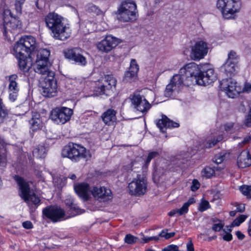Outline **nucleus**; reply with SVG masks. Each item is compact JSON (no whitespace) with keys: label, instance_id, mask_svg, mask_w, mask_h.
Returning <instances> with one entry per match:
<instances>
[{"label":"nucleus","instance_id":"f257e3e1","mask_svg":"<svg viewBox=\"0 0 251 251\" xmlns=\"http://www.w3.org/2000/svg\"><path fill=\"white\" fill-rule=\"evenodd\" d=\"M63 20L61 16L54 12L49 13L45 18L46 25L53 34V37L60 40H66L71 33L69 26Z\"/></svg>","mask_w":251,"mask_h":251},{"label":"nucleus","instance_id":"f03ea898","mask_svg":"<svg viewBox=\"0 0 251 251\" xmlns=\"http://www.w3.org/2000/svg\"><path fill=\"white\" fill-rule=\"evenodd\" d=\"M15 178L19 186L20 197L26 202L32 211H35V209L40 204V198L30 190L28 183L22 177L16 176Z\"/></svg>","mask_w":251,"mask_h":251},{"label":"nucleus","instance_id":"7ed1b4c3","mask_svg":"<svg viewBox=\"0 0 251 251\" xmlns=\"http://www.w3.org/2000/svg\"><path fill=\"white\" fill-rule=\"evenodd\" d=\"M62 157H66L74 162H77L81 160H87L91 157L89 151L82 146L70 143L62 149Z\"/></svg>","mask_w":251,"mask_h":251},{"label":"nucleus","instance_id":"20e7f679","mask_svg":"<svg viewBox=\"0 0 251 251\" xmlns=\"http://www.w3.org/2000/svg\"><path fill=\"white\" fill-rule=\"evenodd\" d=\"M43 76L40 81L41 93L46 97H53L57 92V81L54 78L55 73L48 71L44 74H40Z\"/></svg>","mask_w":251,"mask_h":251},{"label":"nucleus","instance_id":"39448f33","mask_svg":"<svg viewBox=\"0 0 251 251\" xmlns=\"http://www.w3.org/2000/svg\"><path fill=\"white\" fill-rule=\"evenodd\" d=\"M241 6L240 0H218L216 7L225 19L233 18Z\"/></svg>","mask_w":251,"mask_h":251},{"label":"nucleus","instance_id":"423d86ee","mask_svg":"<svg viewBox=\"0 0 251 251\" xmlns=\"http://www.w3.org/2000/svg\"><path fill=\"white\" fill-rule=\"evenodd\" d=\"M117 80L111 75L101 77L96 82L94 91L99 95L109 96L115 89Z\"/></svg>","mask_w":251,"mask_h":251},{"label":"nucleus","instance_id":"0eeeda50","mask_svg":"<svg viewBox=\"0 0 251 251\" xmlns=\"http://www.w3.org/2000/svg\"><path fill=\"white\" fill-rule=\"evenodd\" d=\"M190 57L195 61L203 59L208 51V44L204 40L199 39L191 43Z\"/></svg>","mask_w":251,"mask_h":251},{"label":"nucleus","instance_id":"6e6552de","mask_svg":"<svg viewBox=\"0 0 251 251\" xmlns=\"http://www.w3.org/2000/svg\"><path fill=\"white\" fill-rule=\"evenodd\" d=\"M119 11V19L123 22L134 21L137 18L136 4L134 1L126 0L123 2Z\"/></svg>","mask_w":251,"mask_h":251},{"label":"nucleus","instance_id":"1a4fd4ad","mask_svg":"<svg viewBox=\"0 0 251 251\" xmlns=\"http://www.w3.org/2000/svg\"><path fill=\"white\" fill-rule=\"evenodd\" d=\"M147 180L141 175H138L128 185L129 194L136 197L144 195L147 191Z\"/></svg>","mask_w":251,"mask_h":251},{"label":"nucleus","instance_id":"9d476101","mask_svg":"<svg viewBox=\"0 0 251 251\" xmlns=\"http://www.w3.org/2000/svg\"><path fill=\"white\" fill-rule=\"evenodd\" d=\"M50 55V51L47 49H43L39 50L34 66V70L36 73L44 74L48 71H50L49 69L50 64L49 62Z\"/></svg>","mask_w":251,"mask_h":251},{"label":"nucleus","instance_id":"9b49d317","mask_svg":"<svg viewBox=\"0 0 251 251\" xmlns=\"http://www.w3.org/2000/svg\"><path fill=\"white\" fill-rule=\"evenodd\" d=\"M73 114V109L67 107H56L53 109L50 118L57 124H64L71 119Z\"/></svg>","mask_w":251,"mask_h":251},{"label":"nucleus","instance_id":"f8f14e48","mask_svg":"<svg viewBox=\"0 0 251 251\" xmlns=\"http://www.w3.org/2000/svg\"><path fill=\"white\" fill-rule=\"evenodd\" d=\"M217 79V75L214 69L206 66L201 69L196 83L199 85L206 86L213 83Z\"/></svg>","mask_w":251,"mask_h":251},{"label":"nucleus","instance_id":"ddd939ff","mask_svg":"<svg viewBox=\"0 0 251 251\" xmlns=\"http://www.w3.org/2000/svg\"><path fill=\"white\" fill-rule=\"evenodd\" d=\"M220 86L221 89L230 98H234L242 91L237 82L232 78L223 79L220 82Z\"/></svg>","mask_w":251,"mask_h":251},{"label":"nucleus","instance_id":"4468645a","mask_svg":"<svg viewBox=\"0 0 251 251\" xmlns=\"http://www.w3.org/2000/svg\"><path fill=\"white\" fill-rule=\"evenodd\" d=\"M43 214L53 222H60L68 218L64 210L57 206H48L43 209Z\"/></svg>","mask_w":251,"mask_h":251},{"label":"nucleus","instance_id":"2eb2a0df","mask_svg":"<svg viewBox=\"0 0 251 251\" xmlns=\"http://www.w3.org/2000/svg\"><path fill=\"white\" fill-rule=\"evenodd\" d=\"M201 69L196 63L191 62L181 68L179 70V74L177 75H180L183 78L184 82L185 78L186 79L189 77H194L196 82Z\"/></svg>","mask_w":251,"mask_h":251},{"label":"nucleus","instance_id":"dca6fc26","mask_svg":"<svg viewBox=\"0 0 251 251\" xmlns=\"http://www.w3.org/2000/svg\"><path fill=\"white\" fill-rule=\"evenodd\" d=\"M132 104L136 111L146 113L151 108V104L144 96L138 94H134L131 99Z\"/></svg>","mask_w":251,"mask_h":251},{"label":"nucleus","instance_id":"f3484780","mask_svg":"<svg viewBox=\"0 0 251 251\" xmlns=\"http://www.w3.org/2000/svg\"><path fill=\"white\" fill-rule=\"evenodd\" d=\"M185 85L183 78L180 75H175L171 79L170 83L166 86L164 95L166 97H170L175 91H178L183 85Z\"/></svg>","mask_w":251,"mask_h":251},{"label":"nucleus","instance_id":"a211bd4d","mask_svg":"<svg viewBox=\"0 0 251 251\" xmlns=\"http://www.w3.org/2000/svg\"><path fill=\"white\" fill-rule=\"evenodd\" d=\"M8 77L9 81L8 98L11 101L14 102L17 100L20 91V87L17 82L18 77L17 75L13 74L8 76Z\"/></svg>","mask_w":251,"mask_h":251},{"label":"nucleus","instance_id":"6ab92c4d","mask_svg":"<svg viewBox=\"0 0 251 251\" xmlns=\"http://www.w3.org/2000/svg\"><path fill=\"white\" fill-rule=\"evenodd\" d=\"M118 44L117 39L111 35L105 37L104 39L97 44L99 50L103 52H108Z\"/></svg>","mask_w":251,"mask_h":251},{"label":"nucleus","instance_id":"aec40b11","mask_svg":"<svg viewBox=\"0 0 251 251\" xmlns=\"http://www.w3.org/2000/svg\"><path fill=\"white\" fill-rule=\"evenodd\" d=\"M91 194L100 201H105L112 198L111 190L103 187H93L91 190Z\"/></svg>","mask_w":251,"mask_h":251},{"label":"nucleus","instance_id":"412c9836","mask_svg":"<svg viewBox=\"0 0 251 251\" xmlns=\"http://www.w3.org/2000/svg\"><path fill=\"white\" fill-rule=\"evenodd\" d=\"M65 55L66 58L74 60L80 65L84 66L86 64L87 62L85 57L79 53V50L78 49L67 50L65 52Z\"/></svg>","mask_w":251,"mask_h":251},{"label":"nucleus","instance_id":"4be33fe9","mask_svg":"<svg viewBox=\"0 0 251 251\" xmlns=\"http://www.w3.org/2000/svg\"><path fill=\"white\" fill-rule=\"evenodd\" d=\"M74 189L82 199L88 200L91 194V190L90 186L86 183H81L74 186Z\"/></svg>","mask_w":251,"mask_h":251},{"label":"nucleus","instance_id":"5701e85b","mask_svg":"<svg viewBox=\"0 0 251 251\" xmlns=\"http://www.w3.org/2000/svg\"><path fill=\"white\" fill-rule=\"evenodd\" d=\"M157 126L162 132H165L167 128L178 127L179 124L170 120L166 116L163 115L162 118L156 123Z\"/></svg>","mask_w":251,"mask_h":251},{"label":"nucleus","instance_id":"b1692460","mask_svg":"<svg viewBox=\"0 0 251 251\" xmlns=\"http://www.w3.org/2000/svg\"><path fill=\"white\" fill-rule=\"evenodd\" d=\"M239 167L244 168L251 165V156L248 151H242L237 158Z\"/></svg>","mask_w":251,"mask_h":251},{"label":"nucleus","instance_id":"393cba45","mask_svg":"<svg viewBox=\"0 0 251 251\" xmlns=\"http://www.w3.org/2000/svg\"><path fill=\"white\" fill-rule=\"evenodd\" d=\"M25 48L26 46L23 41L22 38H21L16 42L13 47L14 55L18 57L23 56L24 55H28L29 56V54Z\"/></svg>","mask_w":251,"mask_h":251},{"label":"nucleus","instance_id":"a878e982","mask_svg":"<svg viewBox=\"0 0 251 251\" xmlns=\"http://www.w3.org/2000/svg\"><path fill=\"white\" fill-rule=\"evenodd\" d=\"M30 128L33 131H36L41 129L43 126V123L41 119L39 113H33L32 118L29 121Z\"/></svg>","mask_w":251,"mask_h":251},{"label":"nucleus","instance_id":"bb28decb","mask_svg":"<svg viewBox=\"0 0 251 251\" xmlns=\"http://www.w3.org/2000/svg\"><path fill=\"white\" fill-rule=\"evenodd\" d=\"M18 24L19 21L15 17H11V19L8 20L5 17L4 19L3 22L4 34L6 35V33L9 31H11L12 30L16 29Z\"/></svg>","mask_w":251,"mask_h":251},{"label":"nucleus","instance_id":"cd10ccee","mask_svg":"<svg viewBox=\"0 0 251 251\" xmlns=\"http://www.w3.org/2000/svg\"><path fill=\"white\" fill-rule=\"evenodd\" d=\"M117 112L112 109H108L101 115L103 122L108 125L112 124L116 120V114Z\"/></svg>","mask_w":251,"mask_h":251},{"label":"nucleus","instance_id":"c85d7f7f","mask_svg":"<svg viewBox=\"0 0 251 251\" xmlns=\"http://www.w3.org/2000/svg\"><path fill=\"white\" fill-rule=\"evenodd\" d=\"M21 38L26 46L25 49L30 54L35 50L36 45L35 38L30 35L24 36Z\"/></svg>","mask_w":251,"mask_h":251},{"label":"nucleus","instance_id":"c756f323","mask_svg":"<svg viewBox=\"0 0 251 251\" xmlns=\"http://www.w3.org/2000/svg\"><path fill=\"white\" fill-rule=\"evenodd\" d=\"M222 68L227 75H234L237 72L238 69L236 63L229 61H226L222 66Z\"/></svg>","mask_w":251,"mask_h":251},{"label":"nucleus","instance_id":"7c9ffc66","mask_svg":"<svg viewBox=\"0 0 251 251\" xmlns=\"http://www.w3.org/2000/svg\"><path fill=\"white\" fill-rule=\"evenodd\" d=\"M15 57L18 59V63L20 69L24 72L28 71L32 66L30 61H28L30 58H27V55Z\"/></svg>","mask_w":251,"mask_h":251},{"label":"nucleus","instance_id":"2f4dec72","mask_svg":"<svg viewBox=\"0 0 251 251\" xmlns=\"http://www.w3.org/2000/svg\"><path fill=\"white\" fill-rule=\"evenodd\" d=\"M9 111L7 109L0 98V124L3 123L8 117Z\"/></svg>","mask_w":251,"mask_h":251},{"label":"nucleus","instance_id":"473e14b6","mask_svg":"<svg viewBox=\"0 0 251 251\" xmlns=\"http://www.w3.org/2000/svg\"><path fill=\"white\" fill-rule=\"evenodd\" d=\"M47 149L44 145H39L33 151V155L37 158L45 157Z\"/></svg>","mask_w":251,"mask_h":251},{"label":"nucleus","instance_id":"72a5a7b5","mask_svg":"<svg viewBox=\"0 0 251 251\" xmlns=\"http://www.w3.org/2000/svg\"><path fill=\"white\" fill-rule=\"evenodd\" d=\"M188 211V207L187 204H184L183 206L179 209H174L168 213L170 216H174L176 215L181 216L187 213Z\"/></svg>","mask_w":251,"mask_h":251},{"label":"nucleus","instance_id":"f704fd0d","mask_svg":"<svg viewBox=\"0 0 251 251\" xmlns=\"http://www.w3.org/2000/svg\"><path fill=\"white\" fill-rule=\"evenodd\" d=\"M66 204L69 205L70 207V210L72 211L71 215L70 216L67 217L68 218L70 217L75 216L77 214H81L84 212V210L80 209L78 206L74 204L72 202H71L70 204H69L67 200L66 201Z\"/></svg>","mask_w":251,"mask_h":251},{"label":"nucleus","instance_id":"c9c22d12","mask_svg":"<svg viewBox=\"0 0 251 251\" xmlns=\"http://www.w3.org/2000/svg\"><path fill=\"white\" fill-rule=\"evenodd\" d=\"M86 10L89 13H92L99 15L101 13L98 7L92 3H89L86 6Z\"/></svg>","mask_w":251,"mask_h":251},{"label":"nucleus","instance_id":"e433bc0d","mask_svg":"<svg viewBox=\"0 0 251 251\" xmlns=\"http://www.w3.org/2000/svg\"><path fill=\"white\" fill-rule=\"evenodd\" d=\"M222 137L219 136L216 139L214 138L213 139H208L206 141V142L204 144V147L206 148H210L213 146H215L217 142L222 140Z\"/></svg>","mask_w":251,"mask_h":251},{"label":"nucleus","instance_id":"4c0bfd02","mask_svg":"<svg viewBox=\"0 0 251 251\" xmlns=\"http://www.w3.org/2000/svg\"><path fill=\"white\" fill-rule=\"evenodd\" d=\"M137 77V74L135 73H132L130 71H127L126 72L124 80L126 82H131L134 81Z\"/></svg>","mask_w":251,"mask_h":251},{"label":"nucleus","instance_id":"58836bf2","mask_svg":"<svg viewBox=\"0 0 251 251\" xmlns=\"http://www.w3.org/2000/svg\"><path fill=\"white\" fill-rule=\"evenodd\" d=\"M159 155V152L158 151H151L150 152L148 155V157L143 167L144 168H147L151 159L157 157Z\"/></svg>","mask_w":251,"mask_h":251},{"label":"nucleus","instance_id":"ea45409f","mask_svg":"<svg viewBox=\"0 0 251 251\" xmlns=\"http://www.w3.org/2000/svg\"><path fill=\"white\" fill-rule=\"evenodd\" d=\"M25 1V0H15L14 4L15 9L18 14H22L23 5L24 4Z\"/></svg>","mask_w":251,"mask_h":251},{"label":"nucleus","instance_id":"a19ab883","mask_svg":"<svg viewBox=\"0 0 251 251\" xmlns=\"http://www.w3.org/2000/svg\"><path fill=\"white\" fill-rule=\"evenodd\" d=\"M215 173L213 169L209 167H206L202 171V175L207 178L211 177Z\"/></svg>","mask_w":251,"mask_h":251},{"label":"nucleus","instance_id":"79ce46f5","mask_svg":"<svg viewBox=\"0 0 251 251\" xmlns=\"http://www.w3.org/2000/svg\"><path fill=\"white\" fill-rule=\"evenodd\" d=\"M247 218V216L244 215H241L238 218L235 219L231 224V226H239L242 223H243Z\"/></svg>","mask_w":251,"mask_h":251},{"label":"nucleus","instance_id":"37998d69","mask_svg":"<svg viewBox=\"0 0 251 251\" xmlns=\"http://www.w3.org/2000/svg\"><path fill=\"white\" fill-rule=\"evenodd\" d=\"M128 71H130L132 73L137 74L139 71V66L137 64L136 61L135 59H132L130 61V65Z\"/></svg>","mask_w":251,"mask_h":251},{"label":"nucleus","instance_id":"c03bdc74","mask_svg":"<svg viewBox=\"0 0 251 251\" xmlns=\"http://www.w3.org/2000/svg\"><path fill=\"white\" fill-rule=\"evenodd\" d=\"M137 238L133 235L128 234L125 238V242L128 244H133L137 242Z\"/></svg>","mask_w":251,"mask_h":251},{"label":"nucleus","instance_id":"a18cd8bd","mask_svg":"<svg viewBox=\"0 0 251 251\" xmlns=\"http://www.w3.org/2000/svg\"><path fill=\"white\" fill-rule=\"evenodd\" d=\"M238 57L235 51H231L228 54V58L226 61L230 62H234L236 63L238 62Z\"/></svg>","mask_w":251,"mask_h":251},{"label":"nucleus","instance_id":"49530a36","mask_svg":"<svg viewBox=\"0 0 251 251\" xmlns=\"http://www.w3.org/2000/svg\"><path fill=\"white\" fill-rule=\"evenodd\" d=\"M240 190L244 195H249L251 194V185H243L240 187Z\"/></svg>","mask_w":251,"mask_h":251},{"label":"nucleus","instance_id":"de8ad7c7","mask_svg":"<svg viewBox=\"0 0 251 251\" xmlns=\"http://www.w3.org/2000/svg\"><path fill=\"white\" fill-rule=\"evenodd\" d=\"M224 129L227 132L230 133L234 132L235 131L234 124L233 123H229L225 124L224 125Z\"/></svg>","mask_w":251,"mask_h":251},{"label":"nucleus","instance_id":"09e8293b","mask_svg":"<svg viewBox=\"0 0 251 251\" xmlns=\"http://www.w3.org/2000/svg\"><path fill=\"white\" fill-rule=\"evenodd\" d=\"M209 202L207 201H203L201 203L199 210L201 212H203L207 209L209 208Z\"/></svg>","mask_w":251,"mask_h":251},{"label":"nucleus","instance_id":"8fccbe9b","mask_svg":"<svg viewBox=\"0 0 251 251\" xmlns=\"http://www.w3.org/2000/svg\"><path fill=\"white\" fill-rule=\"evenodd\" d=\"M200 187V183L196 179H194L192 181V184L191 186V190L195 192L197 191Z\"/></svg>","mask_w":251,"mask_h":251},{"label":"nucleus","instance_id":"3c124183","mask_svg":"<svg viewBox=\"0 0 251 251\" xmlns=\"http://www.w3.org/2000/svg\"><path fill=\"white\" fill-rule=\"evenodd\" d=\"M178 247L175 245H170L164 248L162 251H177Z\"/></svg>","mask_w":251,"mask_h":251},{"label":"nucleus","instance_id":"603ef678","mask_svg":"<svg viewBox=\"0 0 251 251\" xmlns=\"http://www.w3.org/2000/svg\"><path fill=\"white\" fill-rule=\"evenodd\" d=\"M223 227L224 225L221 223H219L218 224H214L212 226V229L215 231H219L223 228Z\"/></svg>","mask_w":251,"mask_h":251},{"label":"nucleus","instance_id":"864d4df0","mask_svg":"<svg viewBox=\"0 0 251 251\" xmlns=\"http://www.w3.org/2000/svg\"><path fill=\"white\" fill-rule=\"evenodd\" d=\"M6 17L8 20L11 19V17H14L10 9H6L3 11V19Z\"/></svg>","mask_w":251,"mask_h":251},{"label":"nucleus","instance_id":"5fc2aeb1","mask_svg":"<svg viewBox=\"0 0 251 251\" xmlns=\"http://www.w3.org/2000/svg\"><path fill=\"white\" fill-rule=\"evenodd\" d=\"M225 156L222 154L216 155L215 156L214 161L217 164L221 163L224 159Z\"/></svg>","mask_w":251,"mask_h":251},{"label":"nucleus","instance_id":"6e6d98bb","mask_svg":"<svg viewBox=\"0 0 251 251\" xmlns=\"http://www.w3.org/2000/svg\"><path fill=\"white\" fill-rule=\"evenodd\" d=\"M242 91L247 93H250L251 92V83L247 82H245Z\"/></svg>","mask_w":251,"mask_h":251},{"label":"nucleus","instance_id":"4d7b16f0","mask_svg":"<svg viewBox=\"0 0 251 251\" xmlns=\"http://www.w3.org/2000/svg\"><path fill=\"white\" fill-rule=\"evenodd\" d=\"M159 239V237L157 236H151V237H144L142 239L144 243H147L151 240L157 241Z\"/></svg>","mask_w":251,"mask_h":251},{"label":"nucleus","instance_id":"13d9d810","mask_svg":"<svg viewBox=\"0 0 251 251\" xmlns=\"http://www.w3.org/2000/svg\"><path fill=\"white\" fill-rule=\"evenodd\" d=\"M23 226L26 229H31L33 227V225L30 221H25L23 223Z\"/></svg>","mask_w":251,"mask_h":251},{"label":"nucleus","instance_id":"bf43d9fd","mask_svg":"<svg viewBox=\"0 0 251 251\" xmlns=\"http://www.w3.org/2000/svg\"><path fill=\"white\" fill-rule=\"evenodd\" d=\"M245 124L248 126H251V111H249V114L246 119Z\"/></svg>","mask_w":251,"mask_h":251},{"label":"nucleus","instance_id":"052dcab7","mask_svg":"<svg viewBox=\"0 0 251 251\" xmlns=\"http://www.w3.org/2000/svg\"><path fill=\"white\" fill-rule=\"evenodd\" d=\"M187 251H194L193 244L192 240H189L186 245Z\"/></svg>","mask_w":251,"mask_h":251},{"label":"nucleus","instance_id":"680f3d73","mask_svg":"<svg viewBox=\"0 0 251 251\" xmlns=\"http://www.w3.org/2000/svg\"><path fill=\"white\" fill-rule=\"evenodd\" d=\"M245 210V207L244 204H239L237 205L236 211L239 212H243Z\"/></svg>","mask_w":251,"mask_h":251},{"label":"nucleus","instance_id":"e2e57ef3","mask_svg":"<svg viewBox=\"0 0 251 251\" xmlns=\"http://www.w3.org/2000/svg\"><path fill=\"white\" fill-rule=\"evenodd\" d=\"M232 239V236L230 233H226V234L223 236V239L226 241H230Z\"/></svg>","mask_w":251,"mask_h":251},{"label":"nucleus","instance_id":"0e129e2a","mask_svg":"<svg viewBox=\"0 0 251 251\" xmlns=\"http://www.w3.org/2000/svg\"><path fill=\"white\" fill-rule=\"evenodd\" d=\"M236 235H237L238 238L240 240H243L245 237L244 235L242 234L240 231H236Z\"/></svg>","mask_w":251,"mask_h":251},{"label":"nucleus","instance_id":"69168bd1","mask_svg":"<svg viewBox=\"0 0 251 251\" xmlns=\"http://www.w3.org/2000/svg\"><path fill=\"white\" fill-rule=\"evenodd\" d=\"M233 226H231V225L230 226H226V228L225 229H223V231L225 232V233H230L232 229H231V227H232Z\"/></svg>","mask_w":251,"mask_h":251},{"label":"nucleus","instance_id":"338daca9","mask_svg":"<svg viewBox=\"0 0 251 251\" xmlns=\"http://www.w3.org/2000/svg\"><path fill=\"white\" fill-rule=\"evenodd\" d=\"M167 230H163L162 231L159 233V236L165 237L166 239V237L167 236Z\"/></svg>","mask_w":251,"mask_h":251},{"label":"nucleus","instance_id":"774afa93","mask_svg":"<svg viewBox=\"0 0 251 251\" xmlns=\"http://www.w3.org/2000/svg\"><path fill=\"white\" fill-rule=\"evenodd\" d=\"M248 232L250 236H251V219L249 223Z\"/></svg>","mask_w":251,"mask_h":251}]
</instances>
